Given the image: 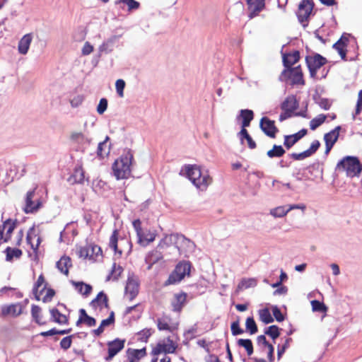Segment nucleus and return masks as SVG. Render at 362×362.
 Returning a JSON list of instances; mask_svg holds the SVG:
<instances>
[{
    "instance_id": "obj_22",
    "label": "nucleus",
    "mask_w": 362,
    "mask_h": 362,
    "mask_svg": "<svg viewBox=\"0 0 362 362\" xmlns=\"http://www.w3.org/2000/svg\"><path fill=\"white\" fill-rule=\"evenodd\" d=\"M71 266V259L67 256L62 257L56 263V267L59 271L66 276L69 274V269Z\"/></svg>"
},
{
    "instance_id": "obj_52",
    "label": "nucleus",
    "mask_w": 362,
    "mask_h": 362,
    "mask_svg": "<svg viewBox=\"0 0 362 362\" xmlns=\"http://www.w3.org/2000/svg\"><path fill=\"white\" fill-rule=\"evenodd\" d=\"M245 327L250 334H254L258 331L257 326L252 317H248L246 319Z\"/></svg>"
},
{
    "instance_id": "obj_26",
    "label": "nucleus",
    "mask_w": 362,
    "mask_h": 362,
    "mask_svg": "<svg viewBox=\"0 0 362 362\" xmlns=\"http://www.w3.org/2000/svg\"><path fill=\"white\" fill-rule=\"evenodd\" d=\"M110 140V137L107 136L103 141L98 144L96 153L98 157L100 158H104L105 156L110 153V146L107 145V141Z\"/></svg>"
},
{
    "instance_id": "obj_43",
    "label": "nucleus",
    "mask_w": 362,
    "mask_h": 362,
    "mask_svg": "<svg viewBox=\"0 0 362 362\" xmlns=\"http://www.w3.org/2000/svg\"><path fill=\"white\" fill-rule=\"evenodd\" d=\"M237 344L239 346L245 348L248 356H251L253 354L254 349L251 339H240L238 340Z\"/></svg>"
},
{
    "instance_id": "obj_41",
    "label": "nucleus",
    "mask_w": 362,
    "mask_h": 362,
    "mask_svg": "<svg viewBox=\"0 0 362 362\" xmlns=\"http://www.w3.org/2000/svg\"><path fill=\"white\" fill-rule=\"evenodd\" d=\"M118 234L119 233L117 230H115L112 232V234L110 238L109 246L110 247L113 249L115 253H118L119 255H122V251L121 250H119L117 246Z\"/></svg>"
},
{
    "instance_id": "obj_6",
    "label": "nucleus",
    "mask_w": 362,
    "mask_h": 362,
    "mask_svg": "<svg viewBox=\"0 0 362 362\" xmlns=\"http://www.w3.org/2000/svg\"><path fill=\"white\" fill-rule=\"evenodd\" d=\"M291 81V85H304L303 74L300 65L293 69H284L279 76V81L287 82Z\"/></svg>"
},
{
    "instance_id": "obj_53",
    "label": "nucleus",
    "mask_w": 362,
    "mask_h": 362,
    "mask_svg": "<svg viewBox=\"0 0 362 362\" xmlns=\"http://www.w3.org/2000/svg\"><path fill=\"white\" fill-rule=\"evenodd\" d=\"M77 254L79 257H82L84 259L89 258L92 259V255H90V246H86V247H81Z\"/></svg>"
},
{
    "instance_id": "obj_63",
    "label": "nucleus",
    "mask_w": 362,
    "mask_h": 362,
    "mask_svg": "<svg viewBox=\"0 0 362 362\" xmlns=\"http://www.w3.org/2000/svg\"><path fill=\"white\" fill-rule=\"evenodd\" d=\"M84 96L83 95H78L74 97L70 100V104L72 107H77L82 104L84 100Z\"/></svg>"
},
{
    "instance_id": "obj_17",
    "label": "nucleus",
    "mask_w": 362,
    "mask_h": 362,
    "mask_svg": "<svg viewBox=\"0 0 362 362\" xmlns=\"http://www.w3.org/2000/svg\"><path fill=\"white\" fill-rule=\"evenodd\" d=\"M23 313V308L20 303H13L11 305H4L1 307V316L6 317L11 315L18 317Z\"/></svg>"
},
{
    "instance_id": "obj_44",
    "label": "nucleus",
    "mask_w": 362,
    "mask_h": 362,
    "mask_svg": "<svg viewBox=\"0 0 362 362\" xmlns=\"http://www.w3.org/2000/svg\"><path fill=\"white\" fill-rule=\"evenodd\" d=\"M117 40L116 36H112L110 39H108L107 41L104 42L100 47H99V52H109L112 50L113 45L115 42Z\"/></svg>"
},
{
    "instance_id": "obj_58",
    "label": "nucleus",
    "mask_w": 362,
    "mask_h": 362,
    "mask_svg": "<svg viewBox=\"0 0 362 362\" xmlns=\"http://www.w3.org/2000/svg\"><path fill=\"white\" fill-rule=\"evenodd\" d=\"M230 329L232 334L233 336H236L238 334H241L244 332L243 329L240 327L239 321L236 320L232 322L230 325Z\"/></svg>"
},
{
    "instance_id": "obj_13",
    "label": "nucleus",
    "mask_w": 362,
    "mask_h": 362,
    "mask_svg": "<svg viewBox=\"0 0 362 362\" xmlns=\"http://www.w3.org/2000/svg\"><path fill=\"white\" fill-rule=\"evenodd\" d=\"M260 129L269 137L275 138L276 134L279 131L275 126L274 121L264 117L260 120Z\"/></svg>"
},
{
    "instance_id": "obj_39",
    "label": "nucleus",
    "mask_w": 362,
    "mask_h": 362,
    "mask_svg": "<svg viewBox=\"0 0 362 362\" xmlns=\"http://www.w3.org/2000/svg\"><path fill=\"white\" fill-rule=\"evenodd\" d=\"M123 272V268L117 265L115 262L113 263L112 269L109 275L106 278V281H110V279H112L114 281L117 280L119 276L121 275V274Z\"/></svg>"
},
{
    "instance_id": "obj_7",
    "label": "nucleus",
    "mask_w": 362,
    "mask_h": 362,
    "mask_svg": "<svg viewBox=\"0 0 362 362\" xmlns=\"http://www.w3.org/2000/svg\"><path fill=\"white\" fill-rule=\"evenodd\" d=\"M133 227L136 233L137 243L142 246H146L150 243L154 241L156 234L151 233L148 229H143L141 228V221L140 219H136L132 222Z\"/></svg>"
},
{
    "instance_id": "obj_1",
    "label": "nucleus",
    "mask_w": 362,
    "mask_h": 362,
    "mask_svg": "<svg viewBox=\"0 0 362 362\" xmlns=\"http://www.w3.org/2000/svg\"><path fill=\"white\" fill-rule=\"evenodd\" d=\"M185 168L187 177L197 189L204 191L211 184L212 178L208 172H202L199 166L187 165Z\"/></svg>"
},
{
    "instance_id": "obj_9",
    "label": "nucleus",
    "mask_w": 362,
    "mask_h": 362,
    "mask_svg": "<svg viewBox=\"0 0 362 362\" xmlns=\"http://www.w3.org/2000/svg\"><path fill=\"white\" fill-rule=\"evenodd\" d=\"M314 3L312 0H302L298 5V9L296 13L299 22L304 27L307 26L310 15L313 9Z\"/></svg>"
},
{
    "instance_id": "obj_48",
    "label": "nucleus",
    "mask_w": 362,
    "mask_h": 362,
    "mask_svg": "<svg viewBox=\"0 0 362 362\" xmlns=\"http://www.w3.org/2000/svg\"><path fill=\"white\" fill-rule=\"evenodd\" d=\"M327 118V116L323 114L318 115L317 117L313 118L310 122V128L312 130L316 129L317 127H319L321 124H322L325 119Z\"/></svg>"
},
{
    "instance_id": "obj_54",
    "label": "nucleus",
    "mask_w": 362,
    "mask_h": 362,
    "mask_svg": "<svg viewBox=\"0 0 362 362\" xmlns=\"http://www.w3.org/2000/svg\"><path fill=\"white\" fill-rule=\"evenodd\" d=\"M71 179L74 180V182L76 183H82L84 180V173L81 168L76 169Z\"/></svg>"
},
{
    "instance_id": "obj_28",
    "label": "nucleus",
    "mask_w": 362,
    "mask_h": 362,
    "mask_svg": "<svg viewBox=\"0 0 362 362\" xmlns=\"http://www.w3.org/2000/svg\"><path fill=\"white\" fill-rule=\"evenodd\" d=\"M240 117L242 118V128H246L250 126L251 121L254 118V112L251 110H241Z\"/></svg>"
},
{
    "instance_id": "obj_50",
    "label": "nucleus",
    "mask_w": 362,
    "mask_h": 362,
    "mask_svg": "<svg viewBox=\"0 0 362 362\" xmlns=\"http://www.w3.org/2000/svg\"><path fill=\"white\" fill-rule=\"evenodd\" d=\"M280 329L276 325H271L266 328L264 334L270 337L273 340H275L280 336Z\"/></svg>"
},
{
    "instance_id": "obj_33",
    "label": "nucleus",
    "mask_w": 362,
    "mask_h": 362,
    "mask_svg": "<svg viewBox=\"0 0 362 362\" xmlns=\"http://www.w3.org/2000/svg\"><path fill=\"white\" fill-rule=\"evenodd\" d=\"M16 224L17 221H13L11 218H8L4 222L3 228H4V230H6L4 242H7L11 238V235L13 233L15 228L16 227Z\"/></svg>"
},
{
    "instance_id": "obj_40",
    "label": "nucleus",
    "mask_w": 362,
    "mask_h": 362,
    "mask_svg": "<svg viewBox=\"0 0 362 362\" xmlns=\"http://www.w3.org/2000/svg\"><path fill=\"white\" fill-rule=\"evenodd\" d=\"M34 231H35L34 226L30 228V230L28 232L27 236H26V240H27V243L30 245L31 248L34 251H36L38 249V247H39V245L40 244L41 239H40V237H37L36 244L34 245L32 243L33 238L36 236L35 234L34 233Z\"/></svg>"
},
{
    "instance_id": "obj_55",
    "label": "nucleus",
    "mask_w": 362,
    "mask_h": 362,
    "mask_svg": "<svg viewBox=\"0 0 362 362\" xmlns=\"http://www.w3.org/2000/svg\"><path fill=\"white\" fill-rule=\"evenodd\" d=\"M151 334L152 332L150 329H144L137 333L138 339L146 342Z\"/></svg>"
},
{
    "instance_id": "obj_51",
    "label": "nucleus",
    "mask_w": 362,
    "mask_h": 362,
    "mask_svg": "<svg viewBox=\"0 0 362 362\" xmlns=\"http://www.w3.org/2000/svg\"><path fill=\"white\" fill-rule=\"evenodd\" d=\"M291 338H287L284 344H279L277 346V360L280 361L283 354L285 353L287 349L289 348L291 343L292 342Z\"/></svg>"
},
{
    "instance_id": "obj_11",
    "label": "nucleus",
    "mask_w": 362,
    "mask_h": 362,
    "mask_svg": "<svg viewBox=\"0 0 362 362\" xmlns=\"http://www.w3.org/2000/svg\"><path fill=\"white\" fill-rule=\"evenodd\" d=\"M124 339L117 338L107 342L108 355L105 358L106 361H110L124 347Z\"/></svg>"
},
{
    "instance_id": "obj_29",
    "label": "nucleus",
    "mask_w": 362,
    "mask_h": 362,
    "mask_svg": "<svg viewBox=\"0 0 362 362\" xmlns=\"http://www.w3.org/2000/svg\"><path fill=\"white\" fill-rule=\"evenodd\" d=\"M71 284L74 286L76 290H77L79 293L85 296H88L93 289L90 284H85L82 281L76 282L71 281Z\"/></svg>"
},
{
    "instance_id": "obj_59",
    "label": "nucleus",
    "mask_w": 362,
    "mask_h": 362,
    "mask_svg": "<svg viewBox=\"0 0 362 362\" xmlns=\"http://www.w3.org/2000/svg\"><path fill=\"white\" fill-rule=\"evenodd\" d=\"M108 102L107 100L105 98H101L99 101V104L97 107V112L98 114L102 115L103 114L107 108Z\"/></svg>"
},
{
    "instance_id": "obj_38",
    "label": "nucleus",
    "mask_w": 362,
    "mask_h": 362,
    "mask_svg": "<svg viewBox=\"0 0 362 362\" xmlns=\"http://www.w3.org/2000/svg\"><path fill=\"white\" fill-rule=\"evenodd\" d=\"M128 358H132L135 361H138L142 358H144L146 355V348H143L141 349H129L127 350Z\"/></svg>"
},
{
    "instance_id": "obj_62",
    "label": "nucleus",
    "mask_w": 362,
    "mask_h": 362,
    "mask_svg": "<svg viewBox=\"0 0 362 362\" xmlns=\"http://www.w3.org/2000/svg\"><path fill=\"white\" fill-rule=\"evenodd\" d=\"M72 336H68L64 337L60 341V347L64 350H67L71 346L72 343Z\"/></svg>"
},
{
    "instance_id": "obj_64",
    "label": "nucleus",
    "mask_w": 362,
    "mask_h": 362,
    "mask_svg": "<svg viewBox=\"0 0 362 362\" xmlns=\"http://www.w3.org/2000/svg\"><path fill=\"white\" fill-rule=\"evenodd\" d=\"M362 110V90H361L358 95V100L356 103V110H355V114L354 115V117H355L356 115H359L361 112Z\"/></svg>"
},
{
    "instance_id": "obj_60",
    "label": "nucleus",
    "mask_w": 362,
    "mask_h": 362,
    "mask_svg": "<svg viewBox=\"0 0 362 362\" xmlns=\"http://www.w3.org/2000/svg\"><path fill=\"white\" fill-rule=\"evenodd\" d=\"M125 87V82L123 79H118L115 83V88L117 93L119 97L124 96V89Z\"/></svg>"
},
{
    "instance_id": "obj_24",
    "label": "nucleus",
    "mask_w": 362,
    "mask_h": 362,
    "mask_svg": "<svg viewBox=\"0 0 362 362\" xmlns=\"http://www.w3.org/2000/svg\"><path fill=\"white\" fill-rule=\"evenodd\" d=\"M175 347L173 344H166L158 343L152 350L151 354L157 356L161 353L171 354L175 352Z\"/></svg>"
},
{
    "instance_id": "obj_45",
    "label": "nucleus",
    "mask_w": 362,
    "mask_h": 362,
    "mask_svg": "<svg viewBox=\"0 0 362 362\" xmlns=\"http://www.w3.org/2000/svg\"><path fill=\"white\" fill-rule=\"evenodd\" d=\"M309 173L315 175L317 177L318 175L322 176L323 168L319 161L315 162L308 167Z\"/></svg>"
},
{
    "instance_id": "obj_49",
    "label": "nucleus",
    "mask_w": 362,
    "mask_h": 362,
    "mask_svg": "<svg viewBox=\"0 0 362 362\" xmlns=\"http://www.w3.org/2000/svg\"><path fill=\"white\" fill-rule=\"evenodd\" d=\"M259 315L260 320L265 324H269L274 322V318L268 308L259 310Z\"/></svg>"
},
{
    "instance_id": "obj_61",
    "label": "nucleus",
    "mask_w": 362,
    "mask_h": 362,
    "mask_svg": "<svg viewBox=\"0 0 362 362\" xmlns=\"http://www.w3.org/2000/svg\"><path fill=\"white\" fill-rule=\"evenodd\" d=\"M320 146V143L318 140H315L312 142L310 148L307 149L305 151L308 154L309 157L315 153V152L318 150Z\"/></svg>"
},
{
    "instance_id": "obj_35",
    "label": "nucleus",
    "mask_w": 362,
    "mask_h": 362,
    "mask_svg": "<svg viewBox=\"0 0 362 362\" xmlns=\"http://www.w3.org/2000/svg\"><path fill=\"white\" fill-rule=\"evenodd\" d=\"M347 41H348V40L346 38L344 40L341 37L337 42H335L333 45V48L335 49L338 52L339 54L341 56V59H343L346 58V50L345 47L346 46Z\"/></svg>"
},
{
    "instance_id": "obj_3",
    "label": "nucleus",
    "mask_w": 362,
    "mask_h": 362,
    "mask_svg": "<svg viewBox=\"0 0 362 362\" xmlns=\"http://www.w3.org/2000/svg\"><path fill=\"white\" fill-rule=\"evenodd\" d=\"M336 170L344 172L349 177H356L362 171V163L357 157L348 156L339 161Z\"/></svg>"
},
{
    "instance_id": "obj_15",
    "label": "nucleus",
    "mask_w": 362,
    "mask_h": 362,
    "mask_svg": "<svg viewBox=\"0 0 362 362\" xmlns=\"http://www.w3.org/2000/svg\"><path fill=\"white\" fill-rule=\"evenodd\" d=\"M187 294L185 292L175 293L171 301L173 311L180 313L187 303Z\"/></svg>"
},
{
    "instance_id": "obj_19",
    "label": "nucleus",
    "mask_w": 362,
    "mask_h": 362,
    "mask_svg": "<svg viewBox=\"0 0 362 362\" xmlns=\"http://www.w3.org/2000/svg\"><path fill=\"white\" fill-rule=\"evenodd\" d=\"M72 141L81 146L83 149H86L92 142V139L87 137L81 132H73L70 136Z\"/></svg>"
},
{
    "instance_id": "obj_16",
    "label": "nucleus",
    "mask_w": 362,
    "mask_h": 362,
    "mask_svg": "<svg viewBox=\"0 0 362 362\" xmlns=\"http://www.w3.org/2000/svg\"><path fill=\"white\" fill-rule=\"evenodd\" d=\"M308 133L306 129H302L296 134L291 135L284 136V145L287 148H291L296 143H297L300 139L305 136Z\"/></svg>"
},
{
    "instance_id": "obj_20",
    "label": "nucleus",
    "mask_w": 362,
    "mask_h": 362,
    "mask_svg": "<svg viewBox=\"0 0 362 362\" xmlns=\"http://www.w3.org/2000/svg\"><path fill=\"white\" fill-rule=\"evenodd\" d=\"M47 284L45 282L43 274H40L35 283L33 293L35 295V298L37 300H40V296L43 293V291L46 289Z\"/></svg>"
},
{
    "instance_id": "obj_47",
    "label": "nucleus",
    "mask_w": 362,
    "mask_h": 362,
    "mask_svg": "<svg viewBox=\"0 0 362 362\" xmlns=\"http://www.w3.org/2000/svg\"><path fill=\"white\" fill-rule=\"evenodd\" d=\"M241 140L245 139L247 141L248 147L251 149H254L256 148L257 145L255 141L252 139L250 135L248 134L247 129L245 128H242L240 132H239Z\"/></svg>"
},
{
    "instance_id": "obj_31",
    "label": "nucleus",
    "mask_w": 362,
    "mask_h": 362,
    "mask_svg": "<svg viewBox=\"0 0 362 362\" xmlns=\"http://www.w3.org/2000/svg\"><path fill=\"white\" fill-rule=\"evenodd\" d=\"M4 252L6 253V260L7 262H12L14 258L19 259L23 255L21 250L11 247H7Z\"/></svg>"
},
{
    "instance_id": "obj_10",
    "label": "nucleus",
    "mask_w": 362,
    "mask_h": 362,
    "mask_svg": "<svg viewBox=\"0 0 362 362\" xmlns=\"http://www.w3.org/2000/svg\"><path fill=\"white\" fill-rule=\"evenodd\" d=\"M139 281L134 274L129 275L125 286V295L132 300L139 293Z\"/></svg>"
},
{
    "instance_id": "obj_23",
    "label": "nucleus",
    "mask_w": 362,
    "mask_h": 362,
    "mask_svg": "<svg viewBox=\"0 0 362 362\" xmlns=\"http://www.w3.org/2000/svg\"><path fill=\"white\" fill-rule=\"evenodd\" d=\"M32 40L33 36L31 33H28L23 36V37L20 40L18 46V52L20 54H25L28 53Z\"/></svg>"
},
{
    "instance_id": "obj_30",
    "label": "nucleus",
    "mask_w": 362,
    "mask_h": 362,
    "mask_svg": "<svg viewBox=\"0 0 362 362\" xmlns=\"http://www.w3.org/2000/svg\"><path fill=\"white\" fill-rule=\"evenodd\" d=\"M101 303L104 304L105 308H108V298L103 291L98 293L96 298L91 300L90 305L93 308H96L98 305H100Z\"/></svg>"
},
{
    "instance_id": "obj_57",
    "label": "nucleus",
    "mask_w": 362,
    "mask_h": 362,
    "mask_svg": "<svg viewBox=\"0 0 362 362\" xmlns=\"http://www.w3.org/2000/svg\"><path fill=\"white\" fill-rule=\"evenodd\" d=\"M158 329L162 330H170L169 321L165 318H158L157 320Z\"/></svg>"
},
{
    "instance_id": "obj_4",
    "label": "nucleus",
    "mask_w": 362,
    "mask_h": 362,
    "mask_svg": "<svg viewBox=\"0 0 362 362\" xmlns=\"http://www.w3.org/2000/svg\"><path fill=\"white\" fill-rule=\"evenodd\" d=\"M298 107L299 103L296 99V96L294 95H288L280 105L282 112L279 115V120L283 122L293 115L304 117V115L300 112H295Z\"/></svg>"
},
{
    "instance_id": "obj_32",
    "label": "nucleus",
    "mask_w": 362,
    "mask_h": 362,
    "mask_svg": "<svg viewBox=\"0 0 362 362\" xmlns=\"http://www.w3.org/2000/svg\"><path fill=\"white\" fill-rule=\"evenodd\" d=\"M172 237L175 239L177 243L186 246L190 251H192L195 247L194 243L183 235L175 234L173 235Z\"/></svg>"
},
{
    "instance_id": "obj_18",
    "label": "nucleus",
    "mask_w": 362,
    "mask_h": 362,
    "mask_svg": "<svg viewBox=\"0 0 362 362\" xmlns=\"http://www.w3.org/2000/svg\"><path fill=\"white\" fill-rule=\"evenodd\" d=\"M284 69H293V65L300 59V52L295 50L293 52L284 54L282 57Z\"/></svg>"
},
{
    "instance_id": "obj_2",
    "label": "nucleus",
    "mask_w": 362,
    "mask_h": 362,
    "mask_svg": "<svg viewBox=\"0 0 362 362\" xmlns=\"http://www.w3.org/2000/svg\"><path fill=\"white\" fill-rule=\"evenodd\" d=\"M134 156L131 150H127L112 164L113 174L117 180L127 179L131 175Z\"/></svg>"
},
{
    "instance_id": "obj_14",
    "label": "nucleus",
    "mask_w": 362,
    "mask_h": 362,
    "mask_svg": "<svg viewBox=\"0 0 362 362\" xmlns=\"http://www.w3.org/2000/svg\"><path fill=\"white\" fill-rule=\"evenodd\" d=\"M248 6L250 13L248 17L253 18L257 16L259 13L264 8L265 0H245Z\"/></svg>"
},
{
    "instance_id": "obj_12",
    "label": "nucleus",
    "mask_w": 362,
    "mask_h": 362,
    "mask_svg": "<svg viewBox=\"0 0 362 362\" xmlns=\"http://www.w3.org/2000/svg\"><path fill=\"white\" fill-rule=\"evenodd\" d=\"M35 194V188L30 190L27 192L25 197V206L24 208V211L26 214H33L36 212L41 206V202L37 200V202H34L33 200Z\"/></svg>"
},
{
    "instance_id": "obj_56",
    "label": "nucleus",
    "mask_w": 362,
    "mask_h": 362,
    "mask_svg": "<svg viewBox=\"0 0 362 362\" xmlns=\"http://www.w3.org/2000/svg\"><path fill=\"white\" fill-rule=\"evenodd\" d=\"M311 305L313 311L324 312L327 310L325 305L317 300H312Z\"/></svg>"
},
{
    "instance_id": "obj_27",
    "label": "nucleus",
    "mask_w": 362,
    "mask_h": 362,
    "mask_svg": "<svg viewBox=\"0 0 362 362\" xmlns=\"http://www.w3.org/2000/svg\"><path fill=\"white\" fill-rule=\"evenodd\" d=\"M51 314V320L59 325H66L69 322L68 318L65 315L62 314L58 309L52 308L49 310Z\"/></svg>"
},
{
    "instance_id": "obj_36",
    "label": "nucleus",
    "mask_w": 362,
    "mask_h": 362,
    "mask_svg": "<svg viewBox=\"0 0 362 362\" xmlns=\"http://www.w3.org/2000/svg\"><path fill=\"white\" fill-rule=\"evenodd\" d=\"M115 5L124 4L127 6V11L132 12L137 10L140 7V3L135 0H115Z\"/></svg>"
},
{
    "instance_id": "obj_8",
    "label": "nucleus",
    "mask_w": 362,
    "mask_h": 362,
    "mask_svg": "<svg viewBox=\"0 0 362 362\" xmlns=\"http://www.w3.org/2000/svg\"><path fill=\"white\" fill-rule=\"evenodd\" d=\"M305 62L310 77L315 78L317 70L325 65L327 62V60L321 54L316 53L313 56H307L305 57Z\"/></svg>"
},
{
    "instance_id": "obj_42",
    "label": "nucleus",
    "mask_w": 362,
    "mask_h": 362,
    "mask_svg": "<svg viewBox=\"0 0 362 362\" xmlns=\"http://www.w3.org/2000/svg\"><path fill=\"white\" fill-rule=\"evenodd\" d=\"M257 285V280L253 278L243 279L238 284L237 290L240 291L249 288L255 287Z\"/></svg>"
},
{
    "instance_id": "obj_5",
    "label": "nucleus",
    "mask_w": 362,
    "mask_h": 362,
    "mask_svg": "<svg viewBox=\"0 0 362 362\" xmlns=\"http://www.w3.org/2000/svg\"><path fill=\"white\" fill-rule=\"evenodd\" d=\"M192 264L188 261H182L179 262L175 269L169 275L168 279L165 282V285L176 284L180 282L185 276H189L191 270Z\"/></svg>"
},
{
    "instance_id": "obj_21",
    "label": "nucleus",
    "mask_w": 362,
    "mask_h": 362,
    "mask_svg": "<svg viewBox=\"0 0 362 362\" xmlns=\"http://www.w3.org/2000/svg\"><path fill=\"white\" fill-rule=\"evenodd\" d=\"M82 323L86 324L88 327H93L96 324L95 319L89 316L83 308L79 310V317L76 325V326H79Z\"/></svg>"
},
{
    "instance_id": "obj_46",
    "label": "nucleus",
    "mask_w": 362,
    "mask_h": 362,
    "mask_svg": "<svg viewBox=\"0 0 362 362\" xmlns=\"http://www.w3.org/2000/svg\"><path fill=\"white\" fill-rule=\"evenodd\" d=\"M288 213L286 206H280L270 210V214L275 218H282Z\"/></svg>"
},
{
    "instance_id": "obj_37",
    "label": "nucleus",
    "mask_w": 362,
    "mask_h": 362,
    "mask_svg": "<svg viewBox=\"0 0 362 362\" xmlns=\"http://www.w3.org/2000/svg\"><path fill=\"white\" fill-rule=\"evenodd\" d=\"M286 153V151L281 145L274 144L273 148L268 151L267 156L270 158H280Z\"/></svg>"
},
{
    "instance_id": "obj_34",
    "label": "nucleus",
    "mask_w": 362,
    "mask_h": 362,
    "mask_svg": "<svg viewBox=\"0 0 362 362\" xmlns=\"http://www.w3.org/2000/svg\"><path fill=\"white\" fill-rule=\"evenodd\" d=\"M31 315L33 320L39 325H43L46 324V322L42 321V309L40 306L36 305H32L31 307Z\"/></svg>"
},
{
    "instance_id": "obj_25",
    "label": "nucleus",
    "mask_w": 362,
    "mask_h": 362,
    "mask_svg": "<svg viewBox=\"0 0 362 362\" xmlns=\"http://www.w3.org/2000/svg\"><path fill=\"white\" fill-rule=\"evenodd\" d=\"M340 130L341 127L337 126L329 132L326 133L324 135V141L325 142V144H329L331 143V145L334 146V144L337 142L339 138Z\"/></svg>"
}]
</instances>
